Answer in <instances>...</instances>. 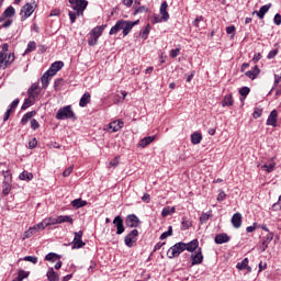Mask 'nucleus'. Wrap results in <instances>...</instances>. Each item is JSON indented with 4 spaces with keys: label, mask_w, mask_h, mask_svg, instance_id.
<instances>
[{
    "label": "nucleus",
    "mask_w": 281,
    "mask_h": 281,
    "mask_svg": "<svg viewBox=\"0 0 281 281\" xmlns=\"http://www.w3.org/2000/svg\"><path fill=\"white\" fill-rule=\"evenodd\" d=\"M137 23H139V20L136 21H126V20H119L114 26L111 27L109 34L110 36H113V34H117V32H120V30H122L123 32V36H128V34H131V30H133V27H135V25H137Z\"/></svg>",
    "instance_id": "1"
},
{
    "label": "nucleus",
    "mask_w": 281,
    "mask_h": 281,
    "mask_svg": "<svg viewBox=\"0 0 281 281\" xmlns=\"http://www.w3.org/2000/svg\"><path fill=\"white\" fill-rule=\"evenodd\" d=\"M106 30V24H102L100 26H95L90 32V38L88 40V45L90 47H94V45H98V38L102 36V32Z\"/></svg>",
    "instance_id": "2"
},
{
    "label": "nucleus",
    "mask_w": 281,
    "mask_h": 281,
    "mask_svg": "<svg viewBox=\"0 0 281 281\" xmlns=\"http://www.w3.org/2000/svg\"><path fill=\"white\" fill-rule=\"evenodd\" d=\"M71 9L77 12V16H83L85 10H87V5H89V1L87 0H69Z\"/></svg>",
    "instance_id": "3"
},
{
    "label": "nucleus",
    "mask_w": 281,
    "mask_h": 281,
    "mask_svg": "<svg viewBox=\"0 0 281 281\" xmlns=\"http://www.w3.org/2000/svg\"><path fill=\"white\" fill-rule=\"evenodd\" d=\"M56 120H76L71 105H66L57 111Z\"/></svg>",
    "instance_id": "4"
},
{
    "label": "nucleus",
    "mask_w": 281,
    "mask_h": 281,
    "mask_svg": "<svg viewBox=\"0 0 281 281\" xmlns=\"http://www.w3.org/2000/svg\"><path fill=\"white\" fill-rule=\"evenodd\" d=\"M183 251H186V243L180 241L173 245L172 247H170V249L167 251V256L170 259L179 258V256H181Z\"/></svg>",
    "instance_id": "5"
},
{
    "label": "nucleus",
    "mask_w": 281,
    "mask_h": 281,
    "mask_svg": "<svg viewBox=\"0 0 281 281\" xmlns=\"http://www.w3.org/2000/svg\"><path fill=\"white\" fill-rule=\"evenodd\" d=\"M2 177H4L2 184V193L8 196L12 191V173L10 171H2Z\"/></svg>",
    "instance_id": "6"
},
{
    "label": "nucleus",
    "mask_w": 281,
    "mask_h": 281,
    "mask_svg": "<svg viewBox=\"0 0 281 281\" xmlns=\"http://www.w3.org/2000/svg\"><path fill=\"white\" fill-rule=\"evenodd\" d=\"M14 63V54H4L3 52H0V66L2 69H5L8 65H12Z\"/></svg>",
    "instance_id": "7"
},
{
    "label": "nucleus",
    "mask_w": 281,
    "mask_h": 281,
    "mask_svg": "<svg viewBox=\"0 0 281 281\" xmlns=\"http://www.w3.org/2000/svg\"><path fill=\"white\" fill-rule=\"evenodd\" d=\"M137 236H139V231L137 229H133L130 234H127L124 238L126 247H133L134 243H137Z\"/></svg>",
    "instance_id": "8"
},
{
    "label": "nucleus",
    "mask_w": 281,
    "mask_h": 281,
    "mask_svg": "<svg viewBox=\"0 0 281 281\" xmlns=\"http://www.w3.org/2000/svg\"><path fill=\"white\" fill-rule=\"evenodd\" d=\"M124 127V122L122 120H116L111 122L109 125L104 127V131H108V133H117L121 128Z\"/></svg>",
    "instance_id": "9"
},
{
    "label": "nucleus",
    "mask_w": 281,
    "mask_h": 281,
    "mask_svg": "<svg viewBox=\"0 0 281 281\" xmlns=\"http://www.w3.org/2000/svg\"><path fill=\"white\" fill-rule=\"evenodd\" d=\"M21 21H25V19H30V16H32V14H34V5L26 3L23 5V8L21 9Z\"/></svg>",
    "instance_id": "10"
},
{
    "label": "nucleus",
    "mask_w": 281,
    "mask_h": 281,
    "mask_svg": "<svg viewBox=\"0 0 281 281\" xmlns=\"http://www.w3.org/2000/svg\"><path fill=\"white\" fill-rule=\"evenodd\" d=\"M82 231L74 233L72 249H82L85 247L86 244L82 241Z\"/></svg>",
    "instance_id": "11"
},
{
    "label": "nucleus",
    "mask_w": 281,
    "mask_h": 281,
    "mask_svg": "<svg viewBox=\"0 0 281 281\" xmlns=\"http://www.w3.org/2000/svg\"><path fill=\"white\" fill-rule=\"evenodd\" d=\"M203 263V251L199 248L195 252L191 255V267H195V265Z\"/></svg>",
    "instance_id": "12"
},
{
    "label": "nucleus",
    "mask_w": 281,
    "mask_h": 281,
    "mask_svg": "<svg viewBox=\"0 0 281 281\" xmlns=\"http://www.w3.org/2000/svg\"><path fill=\"white\" fill-rule=\"evenodd\" d=\"M113 225L116 227V234L120 236L124 234V220H122V216L117 215L113 220Z\"/></svg>",
    "instance_id": "13"
},
{
    "label": "nucleus",
    "mask_w": 281,
    "mask_h": 281,
    "mask_svg": "<svg viewBox=\"0 0 281 281\" xmlns=\"http://www.w3.org/2000/svg\"><path fill=\"white\" fill-rule=\"evenodd\" d=\"M65 67V63L63 61H55L50 65L49 69L47 70L52 77H54L58 71H60Z\"/></svg>",
    "instance_id": "14"
},
{
    "label": "nucleus",
    "mask_w": 281,
    "mask_h": 281,
    "mask_svg": "<svg viewBox=\"0 0 281 281\" xmlns=\"http://www.w3.org/2000/svg\"><path fill=\"white\" fill-rule=\"evenodd\" d=\"M14 14H16L14 7H12V5L8 7L0 16V23H3V21H5V19H10V18L14 16Z\"/></svg>",
    "instance_id": "15"
},
{
    "label": "nucleus",
    "mask_w": 281,
    "mask_h": 281,
    "mask_svg": "<svg viewBox=\"0 0 281 281\" xmlns=\"http://www.w3.org/2000/svg\"><path fill=\"white\" fill-rule=\"evenodd\" d=\"M126 226L127 227H138L139 226V217L137 215L132 214L128 215L125 220Z\"/></svg>",
    "instance_id": "16"
},
{
    "label": "nucleus",
    "mask_w": 281,
    "mask_h": 281,
    "mask_svg": "<svg viewBox=\"0 0 281 281\" xmlns=\"http://www.w3.org/2000/svg\"><path fill=\"white\" fill-rule=\"evenodd\" d=\"M231 223H232L233 227H235V229L240 228V225H243V214L235 213L232 216Z\"/></svg>",
    "instance_id": "17"
},
{
    "label": "nucleus",
    "mask_w": 281,
    "mask_h": 281,
    "mask_svg": "<svg viewBox=\"0 0 281 281\" xmlns=\"http://www.w3.org/2000/svg\"><path fill=\"white\" fill-rule=\"evenodd\" d=\"M232 238L226 233H221L215 236L216 245H225V243H229Z\"/></svg>",
    "instance_id": "18"
},
{
    "label": "nucleus",
    "mask_w": 281,
    "mask_h": 281,
    "mask_svg": "<svg viewBox=\"0 0 281 281\" xmlns=\"http://www.w3.org/2000/svg\"><path fill=\"white\" fill-rule=\"evenodd\" d=\"M273 233H268L267 236L263 237V240L261 243V251H267V248L269 247V245L271 244V240H273Z\"/></svg>",
    "instance_id": "19"
},
{
    "label": "nucleus",
    "mask_w": 281,
    "mask_h": 281,
    "mask_svg": "<svg viewBox=\"0 0 281 281\" xmlns=\"http://www.w3.org/2000/svg\"><path fill=\"white\" fill-rule=\"evenodd\" d=\"M271 3L265 4L259 9V11H254L252 14H257L259 19H265V14L271 10Z\"/></svg>",
    "instance_id": "20"
},
{
    "label": "nucleus",
    "mask_w": 281,
    "mask_h": 281,
    "mask_svg": "<svg viewBox=\"0 0 281 281\" xmlns=\"http://www.w3.org/2000/svg\"><path fill=\"white\" fill-rule=\"evenodd\" d=\"M268 126H277L278 124V111L272 110L267 120Z\"/></svg>",
    "instance_id": "21"
},
{
    "label": "nucleus",
    "mask_w": 281,
    "mask_h": 281,
    "mask_svg": "<svg viewBox=\"0 0 281 281\" xmlns=\"http://www.w3.org/2000/svg\"><path fill=\"white\" fill-rule=\"evenodd\" d=\"M160 14H161V19L164 21H168V19H170V14H168V2L164 1L160 5Z\"/></svg>",
    "instance_id": "22"
},
{
    "label": "nucleus",
    "mask_w": 281,
    "mask_h": 281,
    "mask_svg": "<svg viewBox=\"0 0 281 281\" xmlns=\"http://www.w3.org/2000/svg\"><path fill=\"white\" fill-rule=\"evenodd\" d=\"M196 249H199V239H193L184 244V251H196Z\"/></svg>",
    "instance_id": "23"
},
{
    "label": "nucleus",
    "mask_w": 281,
    "mask_h": 281,
    "mask_svg": "<svg viewBox=\"0 0 281 281\" xmlns=\"http://www.w3.org/2000/svg\"><path fill=\"white\" fill-rule=\"evenodd\" d=\"M52 74L49 71H46L42 77H41V82L43 89H47L49 87V80H52Z\"/></svg>",
    "instance_id": "24"
},
{
    "label": "nucleus",
    "mask_w": 281,
    "mask_h": 281,
    "mask_svg": "<svg viewBox=\"0 0 281 281\" xmlns=\"http://www.w3.org/2000/svg\"><path fill=\"white\" fill-rule=\"evenodd\" d=\"M258 74H260V68H258V66H255L251 70L246 71L245 76H247V78H250V80H256V78H258Z\"/></svg>",
    "instance_id": "25"
},
{
    "label": "nucleus",
    "mask_w": 281,
    "mask_h": 281,
    "mask_svg": "<svg viewBox=\"0 0 281 281\" xmlns=\"http://www.w3.org/2000/svg\"><path fill=\"white\" fill-rule=\"evenodd\" d=\"M27 95L30 98H38V83H33L29 90H27Z\"/></svg>",
    "instance_id": "26"
},
{
    "label": "nucleus",
    "mask_w": 281,
    "mask_h": 281,
    "mask_svg": "<svg viewBox=\"0 0 281 281\" xmlns=\"http://www.w3.org/2000/svg\"><path fill=\"white\" fill-rule=\"evenodd\" d=\"M63 223H69L70 225H74V218L69 215L57 216V225H60Z\"/></svg>",
    "instance_id": "27"
},
{
    "label": "nucleus",
    "mask_w": 281,
    "mask_h": 281,
    "mask_svg": "<svg viewBox=\"0 0 281 281\" xmlns=\"http://www.w3.org/2000/svg\"><path fill=\"white\" fill-rule=\"evenodd\" d=\"M266 172H273V170H276V161L273 160V158H271L268 162H266L262 167H261Z\"/></svg>",
    "instance_id": "28"
},
{
    "label": "nucleus",
    "mask_w": 281,
    "mask_h": 281,
    "mask_svg": "<svg viewBox=\"0 0 281 281\" xmlns=\"http://www.w3.org/2000/svg\"><path fill=\"white\" fill-rule=\"evenodd\" d=\"M89 102H91V94L89 92H86L79 101V106L85 108L87 106V104H89Z\"/></svg>",
    "instance_id": "29"
},
{
    "label": "nucleus",
    "mask_w": 281,
    "mask_h": 281,
    "mask_svg": "<svg viewBox=\"0 0 281 281\" xmlns=\"http://www.w3.org/2000/svg\"><path fill=\"white\" fill-rule=\"evenodd\" d=\"M34 102H36V98L29 97L27 99H25L24 103L22 104L21 110L25 111V110L30 109V106H32L34 104Z\"/></svg>",
    "instance_id": "30"
},
{
    "label": "nucleus",
    "mask_w": 281,
    "mask_h": 281,
    "mask_svg": "<svg viewBox=\"0 0 281 281\" xmlns=\"http://www.w3.org/2000/svg\"><path fill=\"white\" fill-rule=\"evenodd\" d=\"M34 115H36V111L27 112L26 114L23 115L21 120V124L25 126V124H27V122H30V120H32Z\"/></svg>",
    "instance_id": "31"
},
{
    "label": "nucleus",
    "mask_w": 281,
    "mask_h": 281,
    "mask_svg": "<svg viewBox=\"0 0 281 281\" xmlns=\"http://www.w3.org/2000/svg\"><path fill=\"white\" fill-rule=\"evenodd\" d=\"M222 106H234V98L232 94H226L222 101Z\"/></svg>",
    "instance_id": "32"
},
{
    "label": "nucleus",
    "mask_w": 281,
    "mask_h": 281,
    "mask_svg": "<svg viewBox=\"0 0 281 281\" xmlns=\"http://www.w3.org/2000/svg\"><path fill=\"white\" fill-rule=\"evenodd\" d=\"M45 260L48 262H57V260H60V256L56 252H49L45 256Z\"/></svg>",
    "instance_id": "33"
},
{
    "label": "nucleus",
    "mask_w": 281,
    "mask_h": 281,
    "mask_svg": "<svg viewBox=\"0 0 281 281\" xmlns=\"http://www.w3.org/2000/svg\"><path fill=\"white\" fill-rule=\"evenodd\" d=\"M72 207H76L77 210H80V207H85L87 205V201L82 199H76L71 202Z\"/></svg>",
    "instance_id": "34"
},
{
    "label": "nucleus",
    "mask_w": 281,
    "mask_h": 281,
    "mask_svg": "<svg viewBox=\"0 0 281 281\" xmlns=\"http://www.w3.org/2000/svg\"><path fill=\"white\" fill-rule=\"evenodd\" d=\"M48 281H58V276L56 274V271H54V268H49L46 273Z\"/></svg>",
    "instance_id": "35"
},
{
    "label": "nucleus",
    "mask_w": 281,
    "mask_h": 281,
    "mask_svg": "<svg viewBox=\"0 0 281 281\" xmlns=\"http://www.w3.org/2000/svg\"><path fill=\"white\" fill-rule=\"evenodd\" d=\"M177 212V209H175V206L170 207H164L162 212H161V216L166 217V216H170L171 214H175Z\"/></svg>",
    "instance_id": "36"
},
{
    "label": "nucleus",
    "mask_w": 281,
    "mask_h": 281,
    "mask_svg": "<svg viewBox=\"0 0 281 281\" xmlns=\"http://www.w3.org/2000/svg\"><path fill=\"white\" fill-rule=\"evenodd\" d=\"M19 179H21V181H32V179H34V176L29 171H23L22 173H20Z\"/></svg>",
    "instance_id": "37"
},
{
    "label": "nucleus",
    "mask_w": 281,
    "mask_h": 281,
    "mask_svg": "<svg viewBox=\"0 0 281 281\" xmlns=\"http://www.w3.org/2000/svg\"><path fill=\"white\" fill-rule=\"evenodd\" d=\"M44 224L46 227H50V225H58V217H46L44 218Z\"/></svg>",
    "instance_id": "38"
},
{
    "label": "nucleus",
    "mask_w": 281,
    "mask_h": 281,
    "mask_svg": "<svg viewBox=\"0 0 281 281\" xmlns=\"http://www.w3.org/2000/svg\"><path fill=\"white\" fill-rule=\"evenodd\" d=\"M181 225H182L181 229L186 232V229H190V227H192V222L188 220V217H182Z\"/></svg>",
    "instance_id": "39"
},
{
    "label": "nucleus",
    "mask_w": 281,
    "mask_h": 281,
    "mask_svg": "<svg viewBox=\"0 0 281 281\" xmlns=\"http://www.w3.org/2000/svg\"><path fill=\"white\" fill-rule=\"evenodd\" d=\"M29 276H30V272H27L23 269H20L18 272V278H15V280L23 281V280H25V278H29Z\"/></svg>",
    "instance_id": "40"
},
{
    "label": "nucleus",
    "mask_w": 281,
    "mask_h": 281,
    "mask_svg": "<svg viewBox=\"0 0 281 281\" xmlns=\"http://www.w3.org/2000/svg\"><path fill=\"white\" fill-rule=\"evenodd\" d=\"M34 49H36V42H29L24 55L30 54V52H34Z\"/></svg>",
    "instance_id": "41"
},
{
    "label": "nucleus",
    "mask_w": 281,
    "mask_h": 281,
    "mask_svg": "<svg viewBox=\"0 0 281 281\" xmlns=\"http://www.w3.org/2000/svg\"><path fill=\"white\" fill-rule=\"evenodd\" d=\"M247 265H249V259L245 258L241 262L237 263V269L243 271V269H247Z\"/></svg>",
    "instance_id": "42"
},
{
    "label": "nucleus",
    "mask_w": 281,
    "mask_h": 281,
    "mask_svg": "<svg viewBox=\"0 0 281 281\" xmlns=\"http://www.w3.org/2000/svg\"><path fill=\"white\" fill-rule=\"evenodd\" d=\"M203 139V135H201V133L199 132H194L191 135V142H201Z\"/></svg>",
    "instance_id": "43"
},
{
    "label": "nucleus",
    "mask_w": 281,
    "mask_h": 281,
    "mask_svg": "<svg viewBox=\"0 0 281 281\" xmlns=\"http://www.w3.org/2000/svg\"><path fill=\"white\" fill-rule=\"evenodd\" d=\"M168 236H172V226H169L168 231L160 235V240H166Z\"/></svg>",
    "instance_id": "44"
},
{
    "label": "nucleus",
    "mask_w": 281,
    "mask_h": 281,
    "mask_svg": "<svg viewBox=\"0 0 281 281\" xmlns=\"http://www.w3.org/2000/svg\"><path fill=\"white\" fill-rule=\"evenodd\" d=\"M45 227H47V226L45 225V221L43 220L41 223L33 226V229L36 234V232H41V229H45Z\"/></svg>",
    "instance_id": "45"
},
{
    "label": "nucleus",
    "mask_w": 281,
    "mask_h": 281,
    "mask_svg": "<svg viewBox=\"0 0 281 281\" xmlns=\"http://www.w3.org/2000/svg\"><path fill=\"white\" fill-rule=\"evenodd\" d=\"M25 262H32L33 265H36L38 262V258L34 256H26L23 258Z\"/></svg>",
    "instance_id": "46"
},
{
    "label": "nucleus",
    "mask_w": 281,
    "mask_h": 281,
    "mask_svg": "<svg viewBox=\"0 0 281 281\" xmlns=\"http://www.w3.org/2000/svg\"><path fill=\"white\" fill-rule=\"evenodd\" d=\"M226 33L232 34L231 38H234V36H236V26H234V25L227 26Z\"/></svg>",
    "instance_id": "47"
},
{
    "label": "nucleus",
    "mask_w": 281,
    "mask_h": 281,
    "mask_svg": "<svg viewBox=\"0 0 281 281\" xmlns=\"http://www.w3.org/2000/svg\"><path fill=\"white\" fill-rule=\"evenodd\" d=\"M204 21H205V18H203L202 15L195 18V20L193 21L194 27H201L199 23H203Z\"/></svg>",
    "instance_id": "48"
},
{
    "label": "nucleus",
    "mask_w": 281,
    "mask_h": 281,
    "mask_svg": "<svg viewBox=\"0 0 281 281\" xmlns=\"http://www.w3.org/2000/svg\"><path fill=\"white\" fill-rule=\"evenodd\" d=\"M249 91H251L249 89V87H243L240 90H239V93L240 95H243V98H247V95H249Z\"/></svg>",
    "instance_id": "49"
},
{
    "label": "nucleus",
    "mask_w": 281,
    "mask_h": 281,
    "mask_svg": "<svg viewBox=\"0 0 281 281\" xmlns=\"http://www.w3.org/2000/svg\"><path fill=\"white\" fill-rule=\"evenodd\" d=\"M63 78H59V79H56L55 82H54V89L55 91H58V89H60V87H63Z\"/></svg>",
    "instance_id": "50"
},
{
    "label": "nucleus",
    "mask_w": 281,
    "mask_h": 281,
    "mask_svg": "<svg viewBox=\"0 0 281 281\" xmlns=\"http://www.w3.org/2000/svg\"><path fill=\"white\" fill-rule=\"evenodd\" d=\"M68 16H69L70 23H76V19L78 16V12L69 11L68 12Z\"/></svg>",
    "instance_id": "51"
},
{
    "label": "nucleus",
    "mask_w": 281,
    "mask_h": 281,
    "mask_svg": "<svg viewBox=\"0 0 281 281\" xmlns=\"http://www.w3.org/2000/svg\"><path fill=\"white\" fill-rule=\"evenodd\" d=\"M33 234H36V231L33 229V227H31L30 229H27L25 233H24V239L25 238H31Z\"/></svg>",
    "instance_id": "52"
},
{
    "label": "nucleus",
    "mask_w": 281,
    "mask_h": 281,
    "mask_svg": "<svg viewBox=\"0 0 281 281\" xmlns=\"http://www.w3.org/2000/svg\"><path fill=\"white\" fill-rule=\"evenodd\" d=\"M280 82H281V74L274 75V86L272 87L271 91H273V89H276V87H278V85H280Z\"/></svg>",
    "instance_id": "53"
},
{
    "label": "nucleus",
    "mask_w": 281,
    "mask_h": 281,
    "mask_svg": "<svg viewBox=\"0 0 281 281\" xmlns=\"http://www.w3.org/2000/svg\"><path fill=\"white\" fill-rule=\"evenodd\" d=\"M207 221H210V214L207 213H203L201 216H200V223H207Z\"/></svg>",
    "instance_id": "54"
},
{
    "label": "nucleus",
    "mask_w": 281,
    "mask_h": 281,
    "mask_svg": "<svg viewBox=\"0 0 281 281\" xmlns=\"http://www.w3.org/2000/svg\"><path fill=\"white\" fill-rule=\"evenodd\" d=\"M144 12H148V8L142 5L135 10L134 14H144Z\"/></svg>",
    "instance_id": "55"
},
{
    "label": "nucleus",
    "mask_w": 281,
    "mask_h": 281,
    "mask_svg": "<svg viewBox=\"0 0 281 281\" xmlns=\"http://www.w3.org/2000/svg\"><path fill=\"white\" fill-rule=\"evenodd\" d=\"M149 30H148V25L140 32V36L142 38L146 40L148 38V34H149Z\"/></svg>",
    "instance_id": "56"
},
{
    "label": "nucleus",
    "mask_w": 281,
    "mask_h": 281,
    "mask_svg": "<svg viewBox=\"0 0 281 281\" xmlns=\"http://www.w3.org/2000/svg\"><path fill=\"white\" fill-rule=\"evenodd\" d=\"M38 126H41V124H38V121H36V119H32L31 120V128H33V131H36V128H38Z\"/></svg>",
    "instance_id": "57"
},
{
    "label": "nucleus",
    "mask_w": 281,
    "mask_h": 281,
    "mask_svg": "<svg viewBox=\"0 0 281 281\" xmlns=\"http://www.w3.org/2000/svg\"><path fill=\"white\" fill-rule=\"evenodd\" d=\"M120 165V156H116L112 161H110V166L116 168Z\"/></svg>",
    "instance_id": "58"
},
{
    "label": "nucleus",
    "mask_w": 281,
    "mask_h": 281,
    "mask_svg": "<svg viewBox=\"0 0 281 281\" xmlns=\"http://www.w3.org/2000/svg\"><path fill=\"white\" fill-rule=\"evenodd\" d=\"M155 139H157V135L146 136L142 138L140 142H155Z\"/></svg>",
    "instance_id": "59"
},
{
    "label": "nucleus",
    "mask_w": 281,
    "mask_h": 281,
    "mask_svg": "<svg viewBox=\"0 0 281 281\" xmlns=\"http://www.w3.org/2000/svg\"><path fill=\"white\" fill-rule=\"evenodd\" d=\"M19 99H15L10 105L9 109H11L12 112H14V109H16V106H19Z\"/></svg>",
    "instance_id": "60"
},
{
    "label": "nucleus",
    "mask_w": 281,
    "mask_h": 281,
    "mask_svg": "<svg viewBox=\"0 0 281 281\" xmlns=\"http://www.w3.org/2000/svg\"><path fill=\"white\" fill-rule=\"evenodd\" d=\"M71 172H74V166L68 167V168L63 172V177H69V175H71Z\"/></svg>",
    "instance_id": "61"
},
{
    "label": "nucleus",
    "mask_w": 281,
    "mask_h": 281,
    "mask_svg": "<svg viewBox=\"0 0 281 281\" xmlns=\"http://www.w3.org/2000/svg\"><path fill=\"white\" fill-rule=\"evenodd\" d=\"M274 25H281V14L277 13L273 19Z\"/></svg>",
    "instance_id": "62"
},
{
    "label": "nucleus",
    "mask_w": 281,
    "mask_h": 281,
    "mask_svg": "<svg viewBox=\"0 0 281 281\" xmlns=\"http://www.w3.org/2000/svg\"><path fill=\"white\" fill-rule=\"evenodd\" d=\"M179 52H181L180 48L171 49L170 50L171 58H177V56H179Z\"/></svg>",
    "instance_id": "63"
},
{
    "label": "nucleus",
    "mask_w": 281,
    "mask_h": 281,
    "mask_svg": "<svg viewBox=\"0 0 281 281\" xmlns=\"http://www.w3.org/2000/svg\"><path fill=\"white\" fill-rule=\"evenodd\" d=\"M226 196L227 194H225V191H220L217 195V201L221 203Z\"/></svg>",
    "instance_id": "64"
}]
</instances>
